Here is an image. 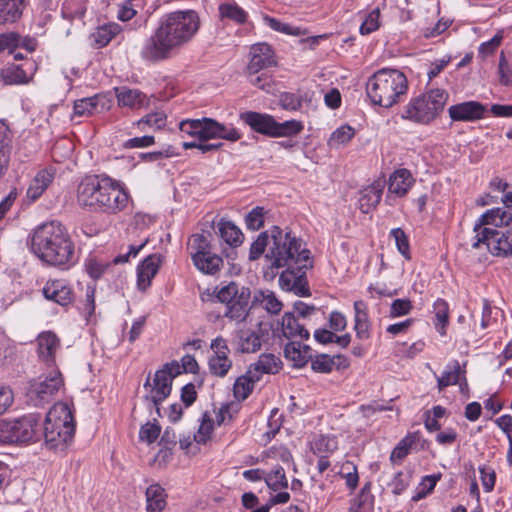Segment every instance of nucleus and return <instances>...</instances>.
<instances>
[{"label":"nucleus","mask_w":512,"mask_h":512,"mask_svg":"<svg viewBox=\"0 0 512 512\" xmlns=\"http://www.w3.org/2000/svg\"><path fill=\"white\" fill-rule=\"evenodd\" d=\"M199 15L194 10H180L162 16L158 28L149 37L141 56L150 62L167 59L173 49L190 42L200 28Z\"/></svg>","instance_id":"nucleus-1"},{"label":"nucleus","mask_w":512,"mask_h":512,"mask_svg":"<svg viewBox=\"0 0 512 512\" xmlns=\"http://www.w3.org/2000/svg\"><path fill=\"white\" fill-rule=\"evenodd\" d=\"M128 199L125 190L105 175L86 176L77 186V204L90 213L117 214L126 208Z\"/></svg>","instance_id":"nucleus-2"},{"label":"nucleus","mask_w":512,"mask_h":512,"mask_svg":"<svg viewBox=\"0 0 512 512\" xmlns=\"http://www.w3.org/2000/svg\"><path fill=\"white\" fill-rule=\"evenodd\" d=\"M31 249L40 260L62 270L77 262L74 243L58 221L44 223L34 231Z\"/></svg>","instance_id":"nucleus-3"},{"label":"nucleus","mask_w":512,"mask_h":512,"mask_svg":"<svg viewBox=\"0 0 512 512\" xmlns=\"http://www.w3.org/2000/svg\"><path fill=\"white\" fill-rule=\"evenodd\" d=\"M272 243L265 255L270 269L285 268L295 270L300 267H312L310 251L301 238L291 231H284L278 226L270 229Z\"/></svg>","instance_id":"nucleus-4"},{"label":"nucleus","mask_w":512,"mask_h":512,"mask_svg":"<svg viewBox=\"0 0 512 512\" xmlns=\"http://www.w3.org/2000/svg\"><path fill=\"white\" fill-rule=\"evenodd\" d=\"M408 81L399 70L383 68L375 72L366 85L367 96L374 105L390 108L407 93Z\"/></svg>","instance_id":"nucleus-5"},{"label":"nucleus","mask_w":512,"mask_h":512,"mask_svg":"<svg viewBox=\"0 0 512 512\" xmlns=\"http://www.w3.org/2000/svg\"><path fill=\"white\" fill-rule=\"evenodd\" d=\"M75 433L74 416L66 403H56L43 423L45 445L55 453H64Z\"/></svg>","instance_id":"nucleus-6"},{"label":"nucleus","mask_w":512,"mask_h":512,"mask_svg":"<svg viewBox=\"0 0 512 512\" xmlns=\"http://www.w3.org/2000/svg\"><path fill=\"white\" fill-rule=\"evenodd\" d=\"M448 98L449 94L444 89L427 90L404 106L401 117L417 124H430L444 110Z\"/></svg>","instance_id":"nucleus-7"},{"label":"nucleus","mask_w":512,"mask_h":512,"mask_svg":"<svg viewBox=\"0 0 512 512\" xmlns=\"http://www.w3.org/2000/svg\"><path fill=\"white\" fill-rule=\"evenodd\" d=\"M239 118L254 132L272 138L296 136L304 128L301 121L292 119L280 123L270 114L255 111L241 112Z\"/></svg>","instance_id":"nucleus-8"},{"label":"nucleus","mask_w":512,"mask_h":512,"mask_svg":"<svg viewBox=\"0 0 512 512\" xmlns=\"http://www.w3.org/2000/svg\"><path fill=\"white\" fill-rule=\"evenodd\" d=\"M40 427V416L33 413L12 420H0V444H27L36 441Z\"/></svg>","instance_id":"nucleus-9"},{"label":"nucleus","mask_w":512,"mask_h":512,"mask_svg":"<svg viewBox=\"0 0 512 512\" xmlns=\"http://www.w3.org/2000/svg\"><path fill=\"white\" fill-rule=\"evenodd\" d=\"M181 374L180 365L176 361L165 363L163 367L157 370L151 382L150 375L144 383V388H149V394L144 399L148 402L149 408H154L158 416H161L160 405L170 396L172 391V382L175 377Z\"/></svg>","instance_id":"nucleus-10"},{"label":"nucleus","mask_w":512,"mask_h":512,"mask_svg":"<svg viewBox=\"0 0 512 512\" xmlns=\"http://www.w3.org/2000/svg\"><path fill=\"white\" fill-rule=\"evenodd\" d=\"M216 297L221 303L226 304L224 316L236 322L245 321L250 309L254 307L250 288L239 286L235 282L222 287Z\"/></svg>","instance_id":"nucleus-11"},{"label":"nucleus","mask_w":512,"mask_h":512,"mask_svg":"<svg viewBox=\"0 0 512 512\" xmlns=\"http://www.w3.org/2000/svg\"><path fill=\"white\" fill-rule=\"evenodd\" d=\"M64 386L63 376L58 368L29 382L26 392L27 401L35 407H42L54 400L58 391Z\"/></svg>","instance_id":"nucleus-12"},{"label":"nucleus","mask_w":512,"mask_h":512,"mask_svg":"<svg viewBox=\"0 0 512 512\" xmlns=\"http://www.w3.org/2000/svg\"><path fill=\"white\" fill-rule=\"evenodd\" d=\"M485 245L496 256L512 255V229L505 232L492 228H484L472 237L471 247L478 249Z\"/></svg>","instance_id":"nucleus-13"},{"label":"nucleus","mask_w":512,"mask_h":512,"mask_svg":"<svg viewBox=\"0 0 512 512\" xmlns=\"http://www.w3.org/2000/svg\"><path fill=\"white\" fill-rule=\"evenodd\" d=\"M199 131L200 141H208L210 139H224L235 142L241 139L242 134L232 125L225 126L215 119L204 117L201 119Z\"/></svg>","instance_id":"nucleus-14"},{"label":"nucleus","mask_w":512,"mask_h":512,"mask_svg":"<svg viewBox=\"0 0 512 512\" xmlns=\"http://www.w3.org/2000/svg\"><path fill=\"white\" fill-rule=\"evenodd\" d=\"M311 267H300L295 270H284L279 277V284L282 289L293 291L297 296H310L306 271Z\"/></svg>","instance_id":"nucleus-15"},{"label":"nucleus","mask_w":512,"mask_h":512,"mask_svg":"<svg viewBox=\"0 0 512 512\" xmlns=\"http://www.w3.org/2000/svg\"><path fill=\"white\" fill-rule=\"evenodd\" d=\"M274 65H276V61L270 45L258 43L250 48V61L246 69L247 74L259 73Z\"/></svg>","instance_id":"nucleus-16"},{"label":"nucleus","mask_w":512,"mask_h":512,"mask_svg":"<svg viewBox=\"0 0 512 512\" xmlns=\"http://www.w3.org/2000/svg\"><path fill=\"white\" fill-rule=\"evenodd\" d=\"M43 296L60 306L66 307L75 300L72 288L63 280H48L42 289Z\"/></svg>","instance_id":"nucleus-17"},{"label":"nucleus","mask_w":512,"mask_h":512,"mask_svg":"<svg viewBox=\"0 0 512 512\" xmlns=\"http://www.w3.org/2000/svg\"><path fill=\"white\" fill-rule=\"evenodd\" d=\"M486 107L477 101H466L452 105L448 109L450 118L453 121H476L484 117Z\"/></svg>","instance_id":"nucleus-18"},{"label":"nucleus","mask_w":512,"mask_h":512,"mask_svg":"<svg viewBox=\"0 0 512 512\" xmlns=\"http://www.w3.org/2000/svg\"><path fill=\"white\" fill-rule=\"evenodd\" d=\"M38 355L47 368H57L55 354L60 347V339L51 331L41 333L37 338Z\"/></svg>","instance_id":"nucleus-19"},{"label":"nucleus","mask_w":512,"mask_h":512,"mask_svg":"<svg viewBox=\"0 0 512 512\" xmlns=\"http://www.w3.org/2000/svg\"><path fill=\"white\" fill-rule=\"evenodd\" d=\"M35 70V63L26 60L22 64H11L2 69L1 77L5 84H26L32 79Z\"/></svg>","instance_id":"nucleus-20"},{"label":"nucleus","mask_w":512,"mask_h":512,"mask_svg":"<svg viewBox=\"0 0 512 512\" xmlns=\"http://www.w3.org/2000/svg\"><path fill=\"white\" fill-rule=\"evenodd\" d=\"M354 331L359 340H368L371 337L372 323L369 318L368 305L363 300L354 302Z\"/></svg>","instance_id":"nucleus-21"},{"label":"nucleus","mask_w":512,"mask_h":512,"mask_svg":"<svg viewBox=\"0 0 512 512\" xmlns=\"http://www.w3.org/2000/svg\"><path fill=\"white\" fill-rule=\"evenodd\" d=\"M511 221L512 208H494L480 216V218L475 223L473 230L475 233H477L478 231L484 229L485 225L489 224L497 227L507 226Z\"/></svg>","instance_id":"nucleus-22"},{"label":"nucleus","mask_w":512,"mask_h":512,"mask_svg":"<svg viewBox=\"0 0 512 512\" xmlns=\"http://www.w3.org/2000/svg\"><path fill=\"white\" fill-rule=\"evenodd\" d=\"M162 262V255L155 253L147 256L137 269L138 286L145 290L150 286Z\"/></svg>","instance_id":"nucleus-23"},{"label":"nucleus","mask_w":512,"mask_h":512,"mask_svg":"<svg viewBox=\"0 0 512 512\" xmlns=\"http://www.w3.org/2000/svg\"><path fill=\"white\" fill-rule=\"evenodd\" d=\"M54 177L55 172L51 168H45L38 171L27 189V198L31 201H36L39 199L44 191L53 182Z\"/></svg>","instance_id":"nucleus-24"},{"label":"nucleus","mask_w":512,"mask_h":512,"mask_svg":"<svg viewBox=\"0 0 512 512\" xmlns=\"http://www.w3.org/2000/svg\"><path fill=\"white\" fill-rule=\"evenodd\" d=\"M414 182L415 179L409 170L398 169L389 178L388 191L403 197L408 193Z\"/></svg>","instance_id":"nucleus-25"},{"label":"nucleus","mask_w":512,"mask_h":512,"mask_svg":"<svg viewBox=\"0 0 512 512\" xmlns=\"http://www.w3.org/2000/svg\"><path fill=\"white\" fill-rule=\"evenodd\" d=\"M283 335L288 339L300 338L301 340L309 339L310 333L304 324H300L294 312H286L282 317Z\"/></svg>","instance_id":"nucleus-26"},{"label":"nucleus","mask_w":512,"mask_h":512,"mask_svg":"<svg viewBox=\"0 0 512 512\" xmlns=\"http://www.w3.org/2000/svg\"><path fill=\"white\" fill-rule=\"evenodd\" d=\"M24 7V0H0V26L17 22Z\"/></svg>","instance_id":"nucleus-27"},{"label":"nucleus","mask_w":512,"mask_h":512,"mask_svg":"<svg viewBox=\"0 0 512 512\" xmlns=\"http://www.w3.org/2000/svg\"><path fill=\"white\" fill-rule=\"evenodd\" d=\"M104 97L97 94L92 97L78 99L74 102V115L90 117L104 109Z\"/></svg>","instance_id":"nucleus-28"},{"label":"nucleus","mask_w":512,"mask_h":512,"mask_svg":"<svg viewBox=\"0 0 512 512\" xmlns=\"http://www.w3.org/2000/svg\"><path fill=\"white\" fill-rule=\"evenodd\" d=\"M147 512H162L167 505V493L158 483L151 484L145 492Z\"/></svg>","instance_id":"nucleus-29"},{"label":"nucleus","mask_w":512,"mask_h":512,"mask_svg":"<svg viewBox=\"0 0 512 512\" xmlns=\"http://www.w3.org/2000/svg\"><path fill=\"white\" fill-rule=\"evenodd\" d=\"M382 192L383 186L379 182L373 183L360 191L359 208L362 213H369L379 204Z\"/></svg>","instance_id":"nucleus-30"},{"label":"nucleus","mask_w":512,"mask_h":512,"mask_svg":"<svg viewBox=\"0 0 512 512\" xmlns=\"http://www.w3.org/2000/svg\"><path fill=\"white\" fill-rule=\"evenodd\" d=\"M421 440V434L419 432L408 433L392 450L390 455V461L393 464H400L410 453V451L416 447L417 443Z\"/></svg>","instance_id":"nucleus-31"},{"label":"nucleus","mask_w":512,"mask_h":512,"mask_svg":"<svg viewBox=\"0 0 512 512\" xmlns=\"http://www.w3.org/2000/svg\"><path fill=\"white\" fill-rule=\"evenodd\" d=\"M117 101L120 106L132 109L139 108L146 103V95L137 89L120 87L116 89Z\"/></svg>","instance_id":"nucleus-32"},{"label":"nucleus","mask_w":512,"mask_h":512,"mask_svg":"<svg viewBox=\"0 0 512 512\" xmlns=\"http://www.w3.org/2000/svg\"><path fill=\"white\" fill-rule=\"evenodd\" d=\"M260 380V374L249 369L245 375L240 376L234 384V396L245 400L252 392L254 384Z\"/></svg>","instance_id":"nucleus-33"},{"label":"nucleus","mask_w":512,"mask_h":512,"mask_svg":"<svg viewBox=\"0 0 512 512\" xmlns=\"http://www.w3.org/2000/svg\"><path fill=\"white\" fill-rule=\"evenodd\" d=\"M448 368L449 370L444 371L440 377H437V387L439 391H443L448 386L456 385L460 380H464L465 385H467L464 376L465 370H461L457 360H453L448 365Z\"/></svg>","instance_id":"nucleus-34"},{"label":"nucleus","mask_w":512,"mask_h":512,"mask_svg":"<svg viewBox=\"0 0 512 512\" xmlns=\"http://www.w3.org/2000/svg\"><path fill=\"white\" fill-rule=\"evenodd\" d=\"M238 350L242 353H255L261 348V336L251 329L238 331Z\"/></svg>","instance_id":"nucleus-35"},{"label":"nucleus","mask_w":512,"mask_h":512,"mask_svg":"<svg viewBox=\"0 0 512 512\" xmlns=\"http://www.w3.org/2000/svg\"><path fill=\"white\" fill-rule=\"evenodd\" d=\"M257 305L263 306L271 314H278L283 307L282 302L269 290L255 292L252 298V306L256 307Z\"/></svg>","instance_id":"nucleus-36"},{"label":"nucleus","mask_w":512,"mask_h":512,"mask_svg":"<svg viewBox=\"0 0 512 512\" xmlns=\"http://www.w3.org/2000/svg\"><path fill=\"white\" fill-rule=\"evenodd\" d=\"M219 236L232 247H237L243 242L241 230L231 221L221 219L218 223Z\"/></svg>","instance_id":"nucleus-37"},{"label":"nucleus","mask_w":512,"mask_h":512,"mask_svg":"<svg viewBox=\"0 0 512 512\" xmlns=\"http://www.w3.org/2000/svg\"><path fill=\"white\" fill-rule=\"evenodd\" d=\"M192 260L194 265L201 272L211 275L217 273L223 265V259L211 251L206 254L196 256Z\"/></svg>","instance_id":"nucleus-38"},{"label":"nucleus","mask_w":512,"mask_h":512,"mask_svg":"<svg viewBox=\"0 0 512 512\" xmlns=\"http://www.w3.org/2000/svg\"><path fill=\"white\" fill-rule=\"evenodd\" d=\"M351 512H373L374 511V495L371 492V484L365 483L360 493L354 499V503L350 508Z\"/></svg>","instance_id":"nucleus-39"},{"label":"nucleus","mask_w":512,"mask_h":512,"mask_svg":"<svg viewBox=\"0 0 512 512\" xmlns=\"http://www.w3.org/2000/svg\"><path fill=\"white\" fill-rule=\"evenodd\" d=\"M433 313L435 328L443 336L449 324V304L444 299L438 298L433 304Z\"/></svg>","instance_id":"nucleus-40"},{"label":"nucleus","mask_w":512,"mask_h":512,"mask_svg":"<svg viewBox=\"0 0 512 512\" xmlns=\"http://www.w3.org/2000/svg\"><path fill=\"white\" fill-rule=\"evenodd\" d=\"M282 362L273 354H262L258 361L250 366L249 369L260 374H275L281 369Z\"/></svg>","instance_id":"nucleus-41"},{"label":"nucleus","mask_w":512,"mask_h":512,"mask_svg":"<svg viewBox=\"0 0 512 512\" xmlns=\"http://www.w3.org/2000/svg\"><path fill=\"white\" fill-rule=\"evenodd\" d=\"M120 32V27L116 23H109L100 26L91 34L97 48L105 47Z\"/></svg>","instance_id":"nucleus-42"},{"label":"nucleus","mask_w":512,"mask_h":512,"mask_svg":"<svg viewBox=\"0 0 512 512\" xmlns=\"http://www.w3.org/2000/svg\"><path fill=\"white\" fill-rule=\"evenodd\" d=\"M285 357L294 362L296 367H303L311 359V354L301 351V343L291 341L284 348Z\"/></svg>","instance_id":"nucleus-43"},{"label":"nucleus","mask_w":512,"mask_h":512,"mask_svg":"<svg viewBox=\"0 0 512 512\" xmlns=\"http://www.w3.org/2000/svg\"><path fill=\"white\" fill-rule=\"evenodd\" d=\"M188 249L190 250L192 259L196 256L206 254L211 251V243L204 234H194L188 241Z\"/></svg>","instance_id":"nucleus-44"},{"label":"nucleus","mask_w":512,"mask_h":512,"mask_svg":"<svg viewBox=\"0 0 512 512\" xmlns=\"http://www.w3.org/2000/svg\"><path fill=\"white\" fill-rule=\"evenodd\" d=\"M219 13L222 18L230 19L237 24L246 22L247 13L236 3H225L219 6Z\"/></svg>","instance_id":"nucleus-45"},{"label":"nucleus","mask_w":512,"mask_h":512,"mask_svg":"<svg viewBox=\"0 0 512 512\" xmlns=\"http://www.w3.org/2000/svg\"><path fill=\"white\" fill-rule=\"evenodd\" d=\"M267 486L273 491L288 487V480L282 466H276L265 478Z\"/></svg>","instance_id":"nucleus-46"},{"label":"nucleus","mask_w":512,"mask_h":512,"mask_svg":"<svg viewBox=\"0 0 512 512\" xmlns=\"http://www.w3.org/2000/svg\"><path fill=\"white\" fill-rule=\"evenodd\" d=\"M110 266V262L98 259L96 257L88 258L85 263V269L87 273L94 280L100 279Z\"/></svg>","instance_id":"nucleus-47"},{"label":"nucleus","mask_w":512,"mask_h":512,"mask_svg":"<svg viewBox=\"0 0 512 512\" xmlns=\"http://www.w3.org/2000/svg\"><path fill=\"white\" fill-rule=\"evenodd\" d=\"M86 12L83 0H69L62 5V15L65 19L82 18Z\"/></svg>","instance_id":"nucleus-48"},{"label":"nucleus","mask_w":512,"mask_h":512,"mask_svg":"<svg viewBox=\"0 0 512 512\" xmlns=\"http://www.w3.org/2000/svg\"><path fill=\"white\" fill-rule=\"evenodd\" d=\"M13 132L5 120H0V154L11 157Z\"/></svg>","instance_id":"nucleus-49"},{"label":"nucleus","mask_w":512,"mask_h":512,"mask_svg":"<svg viewBox=\"0 0 512 512\" xmlns=\"http://www.w3.org/2000/svg\"><path fill=\"white\" fill-rule=\"evenodd\" d=\"M269 238H271L270 230L261 232L257 239L251 244L249 251V259L254 261L260 258L264 253L265 248L269 245Z\"/></svg>","instance_id":"nucleus-50"},{"label":"nucleus","mask_w":512,"mask_h":512,"mask_svg":"<svg viewBox=\"0 0 512 512\" xmlns=\"http://www.w3.org/2000/svg\"><path fill=\"white\" fill-rule=\"evenodd\" d=\"M311 368L317 373H330L335 366V358L330 357L327 354H319L315 358L310 359Z\"/></svg>","instance_id":"nucleus-51"},{"label":"nucleus","mask_w":512,"mask_h":512,"mask_svg":"<svg viewBox=\"0 0 512 512\" xmlns=\"http://www.w3.org/2000/svg\"><path fill=\"white\" fill-rule=\"evenodd\" d=\"M247 76L249 78V82L253 86L267 92L271 91V88L274 84V80L272 75L268 71L262 70L259 73L247 74Z\"/></svg>","instance_id":"nucleus-52"},{"label":"nucleus","mask_w":512,"mask_h":512,"mask_svg":"<svg viewBox=\"0 0 512 512\" xmlns=\"http://www.w3.org/2000/svg\"><path fill=\"white\" fill-rule=\"evenodd\" d=\"M213 425L214 421L211 415L208 412H204L197 434L194 436L195 441L203 444L206 443L212 433Z\"/></svg>","instance_id":"nucleus-53"},{"label":"nucleus","mask_w":512,"mask_h":512,"mask_svg":"<svg viewBox=\"0 0 512 512\" xmlns=\"http://www.w3.org/2000/svg\"><path fill=\"white\" fill-rule=\"evenodd\" d=\"M390 235L394 238L398 251L405 259H411L409 240L404 230L401 228L392 229Z\"/></svg>","instance_id":"nucleus-54"},{"label":"nucleus","mask_w":512,"mask_h":512,"mask_svg":"<svg viewBox=\"0 0 512 512\" xmlns=\"http://www.w3.org/2000/svg\"><path fill=\"white\" fill-rule=\"evenodd\" d=\"M354 134L355 130L352 127L348 125L341 126L332 133L329 139V145L336 146L346 144L353 138Z\"/></svg>","instance_id":"nucleus-55"},{"label":"nucleus","mask_w":512,"mask_h":512,"mask_svg":"<svg viewBox=\"0 0 512 512\" xmlns=\"http://www.w3.org/2000/svg\"><path fill=\"white\" fill-rule=\"evenodd\" d=\"M137 125L140 129H144V126L161 129L166 125V115L163 112L147 114L137 122Z\"/></svg>","instance_id":"nucleus-56"},{"label":"nucleus","mask_w":512,"mask_h":512,"mask_svg":"<svg viewBox=\"0 0 512 512\" xmlns=\"http://www.w3.org/2000/svg\"><path fill=\"white\" fill-rule=\"evenodd\" d=\"M249 230L257 231L264 225V208L257 206L253 208L245 218Z\"/></svg>","instance_id":"nucleus-57"},{"label":"nucleus","mask_w":512,"mask_h":512,"mask_svg":"<svg viewBox=\"0 0 512 512\" xmlns=\"http://www.w3.org/2000/svg\"><path fill=\"white\" fill-rule=\"evenodd\" d=\"M21 35L16 32H8L0 34V53L7 50L10 54H14L16 48L19 47Z\"/></svg>","instance_id":"nucleus-58"},{"label":"nucleus","mask_w":512,"mask_h":512,"mask_svg":"<svg viewBox=\"0 0 512 512\" xmlns=\"http://www.w3.org/2000/svg\"><path fill=\"white\" fill-rule=\"evenodd\" d=\"M379 18V9H374L370 13H368L360 26V33L362 35H368L376 31L379 28Z\"/></svg>","instance_id":"nucleus-59"},{"label":"nucleus","mask_w":512,"mask_h":512,"mask_svg":"<svg viewBox=\"0 0 512 512\" xmlns=\"http://www.w3.org/2000/svg\"><path fill=\"white\" fill-rule=\"evenodd\" d=\"M161 427L157 423H146L139 431V439L147 443H153L160 435Z\"/></svg>","instance_id":"nucleus-60"},{"label":"nucleus","mask_w":512,"mask_h":512,"mask_svg":"<svg viewBox=\"0 0 512 512\" xmlns=\"http://www.w3.org/2000/svg\"><path fill=\"white\" fill-rule=\"evenodd\" d=\"M412 308L413 305L409 299H396L391 304L389 316L396 318L407 315L411 312Z\"/></svg>","instance_id":"nucleus-61"},{"label":"nucleus","mask_w":512,"mask_h":512,"mask_svg":"<svg viewBox=\"0 0 512 512\" xmlns=\"http://www.w3.org/2000/svg\"><path fill=\"white\" fill-rule=\"evenodd\" d=\"M280 105L285 110H298L302 106V97L296 93L284 92L280 95Z\"/></svg>","instance_id":"nucleus-62"},{"label":"nucleus","mask_w":512,"mask_h":512,"mask_svg":"<svg viewBox=\"0 0 512 512\" xmlns=\"http://www.w3.org/2000/svg\"><path fill=\"white\" fill-rule=\"evenodd\" d=\"M210 372L217 377H224L232 366L231 360H222L219 358H210L209 362Z\"/></svg>","instance_id":"nucleus-63"},{"label":"nucleus","mask_w":512,"mask_h":512,"mask_svg":"<svg viewBox=\"0 0 512 512\" xmlns=\"http://www.w3.org/2000/svg\"><path fill=\"white\" fill-rule=\"evenodd\" d=\"M498 73L500 83L505 86H512V70L502 52L499 59Z\"/></svg>","instance_id":"nucleus-64"}]
</instances>
